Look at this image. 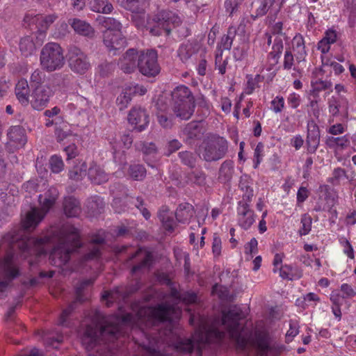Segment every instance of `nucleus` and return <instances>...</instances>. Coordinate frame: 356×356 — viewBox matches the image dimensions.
I'll return each mask as SVG.
<instances>
[{
    "label": "nucleus",
    "mask_w": 356,
    "mask_h": 356,
    "mask_svg": "<svg viewBox=\"0 0 356 356\" xmlns=\"http://www.w3.org/2000/svg\"><path fill=\"white\" fill-rule=\"evenodd\" d=\"M177 313V307L167 303L159 305L156 307L145 309L144 314L147 316V323L153 326L171 321V316Z\"/></svg>",
    "instance_id": "nucleus-11"
},
{
    "label": "nucleus",
    "mask_w": 356,
    "mask_h": 356,
    "mask_svg": "<svg viewBox=\"0 0 356 356\" xmlns=\"http://www.w3.org/2000/svg\"><path fill=\"white\" fill-rule=\"evenodd\" d=\"M15 95L18 101L23 105L27 106L31 98L30 89L26 79H20L15 86Z\"/></svg>",
    "instance_id": "nucleus-26"
},
{
    "label": "nucleus",
    "mask_w": 356,
    "mask_h": 356,
    "mask_svg": "<svg viewBox=\"0 0 356 356\" xmlns=\"http://www.w3.org/2000/svg\"><path fill=\"white\" fill-rule=\"evenodd\" d=\"M79 231L70 224L63 225L60 228H53L44 237L30 238L26 248L33 245L39 247L43 244L58 243L50 252L49 261L56 267L65 266L70 259V254L81 246Z\"/></svg>",
    "instance_id": "nucleus-2"
},
{
    "label": "nucleus",
    "mask_w": 356,
    "mask_h": 356,
    "mask_svg": "<svg viewBox=\"0 0 356 356\" xmlns=\"http://www.w3.org/2000/svg\"><path fill=\"white\" fill-rule=\"evenodd\" d=\"M129 173L133 179L140 181L146 176V169L143 165L133 164L129 166Z\"/></svg>",
    "instance_id": "nucleus-45"
},
{
    "label": "nucleus",
    "mask_w": 356,
    "mask_h": 356,
    "mask_svg": "<svg viewBox=\"0 0 356 356\" xmlns=\"http://www.w3.org/2000/svg\"><path fill=\"white\" fill-rule=\"evenodd\" d=\"M103 43L108 52L116 55L118 51L124 49L127 46V41L122 32L104 31L102 34Z\"/></svg>",
    "instance_id": "nucleus-15"
},
{
    "label": "nucleus",
    "mask_w": 356,
    "mask_h": 356,
    "mask_svg": "<svg viewBox=\"0 0 356 356\" xmlns=\"http://www.w3.org/2000/svg\"><path fill=\"white\" fill-rule=\"evenodd\" d=\"M56 19L57 15L54 14L47 16H42L40 15L33 16L32 15L27 14L24 17V22L29 24H35L40 31V34L42 35V33L44 32Z\"/></svg>",
    "instance_id": "nucleus-19"
},
{
    "label": "nucleus",
    "mask_w": 356,
    "mask_h": 356,
    "mask_svg": "<svg viewBox=\"0 0 356 356\" xmlns=\"http://www.w3.org/2000/svg\"><path fill=\"white\" fill-rule=\"evenodd\" d=\"M106 324L99 327L97 325H88L81 337V343L87 350L92 349L102 341L105 343L113 342L122 334V325L106 321Z\"/></svg>",
    "instance_id": "nucleus-4"
},
{
    "label": "nucleus",
    "mask_w": 356,
    "mask_h": 356,
    "mask_svg": "<svg viewBox=\"0 0 356 356\" xmlns=\"http://www.w3.org/2000/svg\"><path fill=\"white\" fill-rule=\"evenodd\" d=\"M87 165L86 163H82L81 165H74L72 170L69 171V178L72 180L78 181H81L86 175Z\"/></svg>",
    "instance_id": "nucleus-46"
},
{
    "label": "nucleus",
    "mask_w": 356,
    "mask_h": 356,
    "mask_svg": "<svg viewBox=\"0 0 356 356\" xmlns=\"http://www.w3.org/2000/svg\"><path fill=\"white\" fill-rule=\"evenodd\" d=\"M302 228L299 230L300 234L306 235L307 234L312 227V218L307 214L302 216L301 218Z\"/></svg>",
    "instance_id": "nucleus-53"
},
{
    "label": "nucleus",
    "mask_w": 356,
    "mask_h": 356,
    "mask_svg": "<svg viewBox=\"0 0 356 356\" xmlns=\"http://www.w3.org/2000/svg\"><path fill=\"white\" fill-rule=\"evenodd\" d=\"M326 143L330 147L336 145L343 148L348 145L349 140L345 136L341 137H330L327 138Z\"/></svg>",
    "instance_id": "nucleus-50"
},
{
    "label": "nucleus",
    "mask_w": 356,
    "mask_h": 356,
    "mask_svg": "<svg viewBox=\"0 0 356 356\" xmlns=\"http://www.w3.org/2000/svg\"><path fill=\"white\" fill-rule=\"evenodd\" d=\"M49 165L51 171L54 173H58L64 168L63 159L57 155H54L51 157L49 160Z\"/></svg>",
    "instance_id": "nucleus-49"
},
{
    "label": "nucleus",
    "mask_w": 356,
    "mask_h": 356,
    "mask_svg": "<svg viewBox=\"0 0 356 356\" xmlns=\"http://www.w3.org/2000/svg\"><path fill=\"white\" fill-rule=\"evenodd\" d=\"M97 19L99 20V24L106 29L105 31L122 32V24L116 19L99 16Z\"/></svg>",
    "instance_id": "nucleus-37"
},
{
    "label": "nucleus",
    "mask_w": 356,
    "mask_h": 356,
    "mask_svg": "<svg viewBox=\"0 0 356 356\" xmlns=\"http://www.w3.org/2000/svg\"><path fill=\"white\" fill-rule=\"evenodd\" d=\"M152 21L155 25L147 26V29H149L150 33L154 36H159L163 32H165L166 35H169L172 27L177 26L181 23L180 18L176 14L164 10L159 11L153 17Z\"/></svg>",
    "instance_id": "nucleus-7"
},
{
    "label": "nucleus",
    "mask_w": 356,
    "mask_h": 356,
    "mask_svg": "<svg viewBox=\"0 0 356 356\" xmlns=\"http://www.w3.org/2000/svg\"><path fill=\"white\" fill-rule=\"evenodd\" d=\"M245 318L242 309L236 306H231L227 311H223L222 324L227 330L230 338L236 343V348L242 350L248 346L256 347L258 356H276L283 349L282 346L271 345L268 335L261 331H256L252 338V332L241 327L239 321Z\"/></svg>",
    "instance_id": "nucleus-1"
},
{
    "label": "nucleus",
    "mask_w": 356,
    "mask_h": 356,
    "mask_svg": "<svg viewBox=\"0 0 356 356\" xmlns=\"http://www.w3.org/2000/svg\"><path fill=\"white\" fill-rule=\"evenodd\" d=\"M347 104L346 99L332 97L328 102L329 112L332 117H337L339 115L340 108L344 107Z\"/></svg>",
    "instance_id": "nucleus-42"
},
{
    "label": "nucleus",
    "mask_w": 356,
    "mask_h": 356,
    "mask_svg": "<svg viewBox=\"0 0 356 356\" xmlns=\"http://www.w3.org/2000/svg\"><path fill=\"white\" fill-rule=\"evenodd\" d=\"M67 63L71 71L79 75L85 74L91 68L88 54L76 46H72L68 49Z\"/></svg>",
    "instance_id": "nucleus-8"
},
{
    "label": "nucleus",
    "mask_w": 356,
    "mask_h": 356,
    "mask_svg": "<svg viewBox=\"0 0 356 356\" xmlns=\"http://www.w3.org/2000/svg\"><path fill=\"white\" fill-rule=\"evenodd\" d=\"M299 332V325L297 322L291 321L289 324V330L286 334V339L287 341H291L294 337Z\"/></svg>",
    "instance_id": "nucleus-57"
},
{
    "label": "nucleus",
    "mask_w": 356,
    "mask_h": 356,
    "mask_svg": "<svg viewBox=\"0 0 356 356\" xmlns=\"http://www.w3.org/2000/svg\"><path fill=\"white\" fill-rule=\"evenodd\" d=\"M172 104L195 103L191 91L185 86H179L174 89L172 92Z\"/></svg>",
    "instance_id": "nucleus-24"
},
{
    "label": "nucleus",
    "mask_w": 356,
    "mask_h": 356,
    "mask_svg": "<svg viewBox=\"0 0 356 356\" xmlns=\"http://www.w3.org/2000/svg\"><path fill=\"white\" fill-rule=\"evenodd\" d=\"M293 268L289 265L282 266L280 268V275L282 279L292 280L294 278V275L292 273Z\"/></svg>",
    "instance_id": "nucleus-60"
},
{
    "label": "nucleus",
    "mask_w": 356,
    "mask_h": 356,
    "mask_svg": "<svg viewBox=\"0 0 356 356\" xmlns=\"http://www.w3.org/2000/svg\"><path fill=\"white\" fill-rule=\"evenodd\" d=\"M205 181L206 175L202 171H192L185 175L184 181L180 183V186L184 187L190 184L202 186L205 184Z\"/></svg>",
    "instance_id": "nucleus-34"
},
{
    "label": "nucleus",
    "mask_w": 356,
    "mask_h": 356,
    "mask_svg": "<svg viewBox=\"0 0 356 356\" xmlns=\"http://www.w3.org/2000/svg\"><path fill=\"white\" fill-rule=\"evenodd\" d=\"M284 107V100L282 97L277 96L271 102V108L275 113H280Z\"/></svg>",
    "instance_id": "nucleus-61"
},
{
    "label": "nucleus",
    "mask_w": 356,
    "mask_h": 356,
    "mask_svg": "<svg viewBox=\"0 0 356 356\" xmlns=\"http://www.w3.org/2000/svg\"><path fill=\"white\" fill-rule=\"evenodd\" d=\"M42 41H39L38 38L33 35H27L21 38L19 43V48L22 54L26 57L33 54L38 46L42 44Z\"/></svg>",
    "instance_id": "nucleus-23"
},
{
    "label": "nucleus",
    "mask_w": 356,
    "mask_h": 356,
    "mask_svg": "<svg viewBox=\"0 0 356 356\" xmlns=\"http://www.w3.org/2000/svg\"><path fill=\"white\" fill-rule=\"evenodd\" d=\"M133 15H131V19L133 22L134 23L135 26L138 29H143L147 27L146 21H147V17L145 15V12L144 10V8H142L141 12H131Z\"/></svg>",
    "instance_id": "nucleus-47"
},
{
    "label": "nucleus",
    "mask_w": 356,
    "mask_h": 356,
    "mask_svg": "<svg viewBox=\"0 0 356 356\" xmlns=\"http://www.w3.org/2000/svg\"><path fill=\"white\" fill-rule=\"evenodd\" d=\"M234 174V162L225 160L220 165L218 172V179L223 183L229 181Z\"/></svg>",
    "instance_id": "nucleus-33"
},
{
    "label": "nucleus",
    "mask_w": 356,
    "mask_h": 356,
    "mask_svg": "<svg viewBox=\"0 0 356 356\" xmlns=\"http://www.w3.org/2000/svg\"><path fill=\"white\" fill-rule=\"evenodd\" d=\"M135 147L137 149L143 152L145 154H152L156 152V147L155 144L152 143H144L139 142L135 144Z\"/></svg>",
    "instance_id": "nucleus-48"
},
{
    "label": "nucleus",
    "mask_w": 356,
    "mask_h": 356,
    "mask_svg": "<svg viewBox=\"0 0 356 356\" xmlns=\"http://www.w3.org/2000/svg\"><path fill=\"white\" fill-rule=\"evenodd\" d=\"M221 239L217 234H214L213 236L212 252L216 256H219L221 253Z\"/></svg>",
    "instance_id": "nucleus-63"
},
{
    "label": "nucleus",
    "mask_w": 356,
    "mask_h": 356,
    "mask_svg": "<svg viewBox=\"0 0 356 356\" xmlns=\"http://www.w3.org/2000/svg\"><path fill=\"white\" fill-rule=\"evenodd\" d=\"M292 49L296 52V60L298 62L305 60L306 51L305 41L301 35H296L292 40Z\"/></svg>",
    "instance_id": "nucleus-35"
},
{
    "label": "nucleus",
    "mask_w": 356,
    "mask_h": 356,
    "mask_svg": "<svg viewBox=\"0 0 356 356\" xmlns=\"http://www.w3.org/2000/svg\"><path fill=\"white\" fill-rule=\"evenodd\" d=\"M194 214V208L189 203L180 204L175 212V217L178 222L185 223L189 220Z\"/></svg>",
    "instance_id": "nucleus-32"
},
{
    "label": "nucleus",
    "mask_w": 356,
    "mask_h": 356,
    "mask_svg": "<svg viewBox=\"0 0 356 356\" xmlns=\"http://www.w3.org/2000/svg\"><path fill=\"white\" fill-rule=\"evenodd\" d=\"M58 194L57 188L51 186L43 195H39L40 209L33 207L27 212L22 220V226L24 230L32 231L38 225L55 204Z\"/></svg>",
    "instance_id": "nucleus-5"
},
{
    "label": "nucleus",
    "mask_w": 356,
    "mask_h": 356,
    "mask_svg": "<svg viewBox=\"0 0 356 356\" xmlns=\"http://www.w3.org/2000/svg\"><path fill=\"white\" fill-rule=\"evenodd\" d=\"M284 49L282 39L280 37H276L274 39L271 51L268 54L269 58L274 60L275 64L278 63L280 55Z\"/></svg>",
    "instance_id": "nucleus-43"
},
{
    "label": "nucleus",
    "mask_w": 356,
    "mask_h": 356,
    "mask_svg": "<svg viewBox=\"0 0 356 356\" xmlns=\"http://www.w3.org/2000/svg\"><path fill=\"white\" fill-rule=\"evenodd\" d=\"M332 83L330 81L318 80L313 85V93L316 96L318 95L319 91L329 89L332 87Z\"/></svg>",
    "instance_id": "nucleus-54"
},
{
    "label": "nucleus",
    "mask_w": 356,
    "mask_h": 356,
    "mask_svg": "<svg viewBox=\"0 0 356 356\" xmlns=\"http://www.w3.org/2000/svg\"><path fill=\"white\" fill-rule=\"evenodd\" d=\"M238 224L244 229H248L254 222V212L250 209L248 202L240 203L238 207Z\"/></svg>",
    "instance_id": "nucleus-22"
},
{
    "label": "nucleus",
    "mask_w": 356,
    "mask_h": 356,
    "mask_svg": "<svg viewBox=\"0 0 356 356\" xmlns=\"http://www.w3.org/2000/svg\"><path fill=\"white\" fill-rule=\"evenodd\" d=\"M307 150L309 153H314L320 143V131L318 125L314 120H311L307 124Z\"/></svg>",
    "instance_id": "nucleus-20"
},
{
    "label": "nucleus",
    "mask_w": 356,
    "mask_h": 356,
    "mask_svg": "<svg viewBox=\"0 0 356 356\" xmlns=\"http://www.w3.org/2000/svg\"><path fill=\"white\" fill-rule=\"evenodd\" d=\"M88 178L95 184H102L108 180V175L99 166L96 164H92L88 172Z\"/></svg>",
    "instance_id": "nucleus-28"
},
{
    "label": "nucleus",
    "mask_w": 356,
    "mask_h": 356,
    "mask_svg": "<svg viewBox=\"0 0 356 356\" xmlns=\"http://www.w3.org/2000/svg\"><path fill=\"white\" fill-rule=\"evenodd\" d=\"M136 88H127L118 97L116 102L120 110H123L127 107L128 104L131 101V95L136 93Z\"/></svg>",
    "instance_id": "nucleus-38"
},
{
    "label": "nucleus",
    "mask_w": 356,
    "mask_h": 356,
    "mask_svg": "<svg viewBox=\"0 0 356 356\" xmlns=\"http://www.w3.org/2000/svg\"><path fill=\"white\" fill-rule=\"evenodd\" d=\"M225 336V332L213 326L205 332H196L191 338L178 337L172 346L177 352L191 353L195 350L201 355L202 348L204 344L220 341Z\"/></svg>",
    "instance_id": "nucleus-3"
},
{
    "label": "nucleus",
    "mask_w": 356,
    "mask_h": 356,
    "mask_svg": "<svg viewBox=\"0 0 356 356\" xmlns=\"http://www.w3.org/2000/svg\"><path fill=\"white\" fill-rule=\"evenodd\" d=\"M137 67L139 72L147 77H155L161 71L158 63V55L155 50L142 51L138 56Z\"/></svg>",
    "instance_id": "nucleus-10"
},
{
    "label": "nucleus",
    "mask_w": 356,
    "mask_h": 356,
    "mask_svg": "<svg viewBox=\"0 0 356 356\" xmlns=\"http://www.w3.org/2000/svg\"><path fill=\"white\" fill-rule=\"evenodd\" d=\"M53 93L52 89L48 85L35 86L29 103L34 109L42 110L47 105Z\"/></svg>",
    "instance_id": "nucleus-13"
},
{
    "label": "nucleus",
    "mask_w": 356,
    "mask_h": 356,
    "mask_svg": "<svg viewBox=\"0 0 356 356\" xmlns=\"http://www.w3.org/2000/svg\"><path fill=\"white\" fill-rule=\"evenodd\" d=\"M294 58L290 50H286L284 57L283 67L285 70H291L293 65Z\"/></svg>",
    "instance_id": "nucleus-64"
},
{
    "label": "nucleus",
    "mask_w": 356,
    "mask_h": 356,
    "mask_svg": "<svg viewBox=\"0 0 356 356\" xmlns=\"http://www.w3.org/2000/svg\"><path fill=\"white\" fill-rule=\"evenodd\" d=\"M166 332L172 333L171 330H166L159 332V336H153L156 334L154 332L145 334L146 341L142 343L141 346L145 350L147 356H165L162 346L164 343H168Z\"/></svg>",
    "instance_id": "nucleus-12"
},
{
    "label": "nucleus",
    "mask_w": 356,
    "mask_h": 356,
    "mask_svg": "<svg viewBox=\"0 0 356 356\" xmlns=\"http://www.w3.org/2000/svg\"><path fill=\"white\" fill-rule=\"evenodd\" d=\"M228 63L227 58L222 59V52L217 53L215 58L216 69L218 70L219 73L224 74L226 72V66Z\"/></svg>",
    "instance_id": "nucleus-51"
},
{
    "label": "nucleus",
    "mask_w": 356,
    "mask_h": 356,
    "mask_svg": "<svg viewBox=\"0 0 356 356\" xmlns=\"http://www.w3.org/2000/svg\"><path fill=\"white\" fill-rule=\"evenodd\" d=\"M168 209L163 207L158 213V218L162 222L164 229L168 232H174L176 223L172 216L168 215Z\"/></svg>",
    "instance_id": "nucleus-36"
},
{
    "label": "nucleus",
    "mask_w": 356,
    "mask_h": 356,
    "mask_svg": "<svg viewBox=\"0 0 356 356\" xmlns=\"http://www.w3.org/2000/svg\"><path fill=\"white\" fill-rule=\"evenodd\" d=\"M195 47L190 41H186L181 44L178 49V56L182 62H187L195 53Z\"/></svg>",
    "instance_id": "nucleus-40"
},
{
    "label": "nucleus",
    "mask_w": 356,
    "mask_h": 356,
    "mask_svg": "<svg viewBox=\"0 0 356 356\" xmlns=\"http://www.w3.org/2000/svg\"><path fill=\"white\" fill-rule=\"evenodd\" d=\"M91 10L96 13L108 14L112 12L113 8L108 0H92L90 3Z\"/></svg>",
    "instance_id": "nucleus-39"
},
{
    "label": "nucleus",
    "mask_w": 356,
    "mask_h": 356,
    "mask_svg": "<svg viewBox=\"0 0 356 356\" xmlns=\"http://www.w3.org/2000/svg\"><path fill=\"white\" fill-rule=\"evenodd\" d=\"M258 243L255 238H252L249 243L245 245V253L250 255L251 258L253 257V254H255L258 251Z\"/></svg>",
    "instance_id": "nucleus-58"
},
{
    "label": "nucleus",
    "mask_w": 356,
    "mask_h": 356,
    "mask_svg": "<svg viewBox=\"0 0 356 356\" xmlns=\"http://www.w3.org/2000/svg\"><path fill=\"white\" fill-rule=\"evenodd\" d=\"M133 259H136V264L132 267L131 273H136L152 266L153 255L149 251L139 248L129 257V260Z\"/></svg>",
    "instance_id": "nucleus-18"
},
{
    "label": "nucleus",
    "mask_w": 356,
    "mask_h": 356,
    "mask_svg": "<svg viewBox=\"0 0 356 356\" xmlns=\"http://www.w3.org/2000/svg\"><path fill=\"white\" fill-rule=\"evenodd\" d=\"M170 296L174 298L176 301H179L182 299L183 300L190 303L195 302L197 299V296L195 293L184 295V297H181L177 290L175 289H171Z\"/></svg>",
    "instance_id": "nucleus-52"
},
{
    "label": "nucleus",
    "mask_w": 356,
    "mask_h": 356,
    "mask_svg": "<svg viewBox=\"0 0 356 356\" xmlns=\"http://www.w3.org/2000/svg\"><path fill=\"white\" fill-rule=\"evenodd\" d=\"M63 49L56 42H48L41 49L40 63L43 70L53 72L59 70L65 65Z\"/></svg>",
    "instance_id": "nucleus-6"
},
{
    "label": "nucleus",
    "mask_w": 356,
    "mask_h": 356,
    "mask_svg": "<svg viewBox=\"0 0 356 356\" xmlns=\"http://www.w3.org/2000/svg\"><path fill=\"white\" fill-rule=\"evenodd\" d=\"M138 56L136 49H128L120 60V69L126 74L133 73L136 69Z\"/></svg>",
    "instance_id": "nucleus-21"
},
{
    "label": "nucleus",
    "mask_w": 356,
    "mask_h": 356,
    "mask_svg": "<svg viewBox=\"0 0 356 356\" xmlns=\"http://www.w3.org/2000/svg\"><path fill=\"white\" fill-rule=\"evenodd\" d=\"M91 242L92 243L89 248L88 252L83 257L84 261H91L99 259L101 255L100 245L104 243L105 240L101 236H95L92 238Z\"/></svg>",
    "instance_id": "nucleus-29"
},
{
    "label": "nucleus",
    "mask_w": 356,
    "mask_h": 356,
    "mask_svg": "<svg viewBox=\"0 0 356 356\" xmlns=\"http://www.w3.org/2000/svg\"><path fill=\"white\" fill-rule=\"evenodd\" d=\"M183 134L187 140H200L204 134V128L201 122L193 121L188 123L183 129Z\"/></svg>",
    "instance_id": "nucleus-25"
},
{
    "label": "nucleus",
    "mask_w": 356,
    "mask_h": 356,
    "mask_svg": "<svg viewBox=\"0 0 356 356\" xmlns=\"http://www.w3.org/2000/svg\"><path fill=\"white\" fill-rule=\"evenodd\" d=\"M178 156L182 164L189 167L190 168H194L197 161L195 154L190 151H181L179 152Z\"/></svg>",
    "instance_id": "nucleus-44"
},
{
    "label": "nucleus",
    "mask_w": 356,
    "mask_h": 356,
    "mask_svg": "<svg viewBox=\"0 0 356 356\" xmlns=\"http://www.w3.org/2000/svg\"><path fill=\"white\" fill-rule=\"evenodd\" d=\"M124 9L131 12L140 13L142 11L146 0H117Z\"/></svg>",
    "instance_id": "nucleus-41"
},
{
    "label": "nucleus",
    "mask_w": 356,
    "mask_h": 356,
    "mask_svg": "<svg viewBox=\"0 0 356 356\" xmlns=\"http://www.w3.org/2000/svg\"><path fill=\"white\" fill-rule=\"evenodd\" d=\"M63 210L65 214L70 217H76L81 213L79 201L74 197H67L63 201Z\"/></svg>",
    "instance_id": "nucleus-31"
},
{
    "label": "nucleus",
    "mask_w": 356,
    "mask_h": 356,
    "mask_svg": "<svg viewBox=\"0 0 356 356\" xmlns=\"http://www.w3.org/2000/svg\"><path fill=\"white\" fill-rule=\"evenodd\" d=\"M71 26L76 33L79 35L93 38L95 36V29L86 22L79 19H73Z\"/></svg>",
    "instance_id": "nucleus-27"
},
{
    "label": "nucleus",
    "mask_w": 356,
    "mask_h": 356,
    "mask_svg": "<svg viewBox=\"0 0 356 356\" xmlns=\"http://www.w3.org/2000/svg\"><path fill=\"white\" fill-rule=\"evenodd\" d=\"M66 124H65L63 127H56L55 136L58 142H61L68 136H71V132L69 130H66Z\"/></svg>",
    "instance_id": "nucleus-56"
},
{
    "label": "nucleus",
    "mask_w": 356,
    "mask_h": 356,
    "mask_svg": "<svg viewBox=\"0 0 356 356\" xmlns=\"http://www.w3.org/2000/svg\"><path fill=\"white\" fill-rule=\"evenodd\" d=\"M195 103H181L172 104V111L176 117L181 120H188L194 112Z\"/></svg>",
    "instance_id": "nucleus-30"
},
{
    "label": "nucleus",
    "mask_w": 356,
    "mask_h": 356,
    "mask_svg": "<svg viewBox=\"0 0 356 356\" xmlns=\"http://www.w3.org/2000/svg\"><path fill=\"white\" fill-rule=\"evenodd\" d=\"M228 149L227 140L222 137H212L204 142L202 155L207 162L216 161L223 158Z\"/></svg>",
    "instance_id": "nucleus-9"
},
{
    "label": "nucleus",
    "mask_w": 356,
    "mask_h": 356,
    "mask_svg": "<svg viewBox=\"0 0 356 356\" xmlns=\"http://www.w3.org/2000/svg\"><path fill=\"white\" fill-rule=\"evenodd\" d=\"M238 6L239 3L237 0H226L225 1L226 12L229 13V15H232L238 10Z\"/></svg>",
    "instance_id": "nucleus-62"
},
{
    "label": "nucleus",
    "mask_w": 356,
    "mask_h": 356,
    "mask_svg": "<svg viewBox=\"0 0 356 356\" xmlns=\"http://www.w3.org/2000/svg\"><path fill=\"white\" fill-rule=\"evenodd\" d=\"M45 79V74L42 70H35L31 76V83H34L35 86L43 85Z\"/></svg>",
    "instance_id": "nucleus-55"
},
{
    "label": "nucleus",
    "mask_w": 356,
    "mask_h": 356,
    "mask_svg": "<svg viewBox=\"0 0 356 356\" xmlns=\"http://www.w3.org/2000/svg\"><path fill=\"white\" fill-rule=\"evenodd\" d=\"M276 0H256L252 3L251 17L255 19L258 17L264 16L267 12L271 9L270 12H274L276 15L280 8L281 4L275 1Z\"/></svg>",
    "instance_id": "nucleus-16"
},
{
    "label": "nucleus",
    "mask_w": 356,
    "mask_h": 356,
    "mask_svg": "<svg viewBox=\"0 0 356 356\" xmlns=\"http://www.w3.org/2000/svg\"><path fill=\"white\" fill-rule=\"evenodd\" d=\"M346 177V172L344 169L341 168H335L332 173V177L330 178V181L335 185L339 183V180Z\"/></svg>",
    "instance_id": "nucleus-59"
},
{
    "label": "nucleus",
    "mask_w": 356,
    "mask_h": 356,
    "mask_svg": "<svg viewBox=\"0 0 356 356\" xmlns=\"http://www.w3.org/2000/svg\"><path fill=\"white\" fill-rule=\"evenodd\" d=\"M7 136L8 141L6 143V148L10 153L24 147L27 143L26 130L19 125L10 127Z\"/></svg>",
    "instance_id": "nucleus-14"
},
{
    "label": "nucleus",
    "mask_w": 356,
    "mask_h": 356,
    "mask_svg": "<svg viewBox=\"0 0 356 356\" xmlns=\"http://www.w3.org/2000/svg\"><path fill=\"white\" fill-rule=\"evenodd\" d=\"M128 121L134 126V129L142 131L149 124V115L145 109L141 107H134L129 113Z\"/></svg>",
    "instance_id": "nucleus-17"
}]
</instances>
